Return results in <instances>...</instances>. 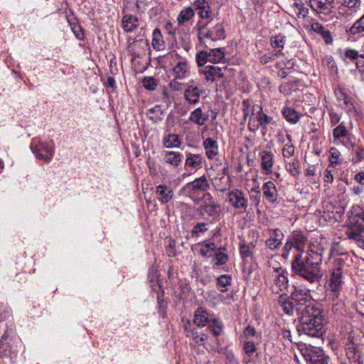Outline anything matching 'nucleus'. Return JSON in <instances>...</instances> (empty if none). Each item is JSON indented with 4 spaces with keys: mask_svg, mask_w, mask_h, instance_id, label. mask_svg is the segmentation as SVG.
Masks as SVG:
<instances>
[{
    "mask_svg": "<svg viewBox=\"0 0 364 364\" xmlns=\"http://www.w3.org/2000/svg\"><path fill=\"white\" fill-rule=\"evenodd\" d=\"M322 252L309 248L306 253H297L291 263V270L311 284L318 282L323 277Z\"/></svg>",
    "mask_w": 364,
    "mask_h": 364,
    "instance_id": "1",
    "label": "nucleus"
},
{
    "mask_svg": "<svg viewBox=\"0 0 364 364\" xmlns=\"http://www.w3.org/2000/svg\"><path fill=\"white\" fill-rule=\"evenodd\" d=\"M298 319L296 328L300 335L320 338L325 333V315L311 298L306 303V308L299 314Z\"/></svg>",
    "mask_w": 364,
    "mask_h": 364,
    "instance_id": "2",
    "label": "nucleus"
},
{
    "mask_svg": "<svg viewBox=\"0 0 364 364\" xmlns=\"http://www.w3.org/2000/svg\"><path fill=\"white\" fill-rule=\"evenodd\" d=\"M309 299L310 296L307 292L303 293L301 289H296L291 293V300L287 294H282L279 296L278 304L285 314L291 316L295 311L299 316V314L306 308V303Z\"/></svg>",
    "mask_w": 364,
    "mask_h": 364,
    "instance_id": "3",
    "label": "nucleus"
},
{
    "mask_svg": "<svg viewBox=\"0 0 364 364\" xmlns=\"http://www.w3.org/2000/svg\"><path fill=\"white\" fill-rule=\"evenodd\" d=\"M211 22L212 21H198L194 27V29L197 31L199 42L206 47H208L207 43L210 40L216 41L225 38V32L223 25L218 23L212 26Z\"/></svg>",
    "mask_w": 364,
    "mask_h": 364,
    "instance_id": "4",
    "label": "nucleus"
},
{
    "mask_svg": "<svg viewBox=\"0 0 364 364\" xmlns=\"http://www.w3.org/2000/svg\"><path fill=\"white\" fill-rule=\"evenodd\" d=\"M265 283L274 294L286 290L289 285L288 272L280 265L272 267L264 279Z\"/></svg>",
    "mask_w": 364,
    "mask_h": 364,
    "instance_id": "5",
    "label": "nucleus"
},
{
    "mask_svg": "<svg viewBox=\"0 0 364 364\" xmlns=\"http://www.w3.org/2000/svg\"><path fill=\"white\" fill-rule=\"evenodd\" d=\"M346 267V263L343 258H336L333 262L330 270L329 284L331 290L333 292V296L337 297L338 293L343 284V272Z\"/></svg>",
    "mask_w": 364,
    "mask_h": 364,
    "instance_id": "6",
    "label": "nucleus"
},
{
    "mask_svg": "<svg viewBox=\"0 0 364 364\" xmlns=\"http://www.w3.org/2000/svg\"><path fill=\"white\" fill-rule=\"evenodd\" d=\"M254 110L256 116H250L248 122V129L251 132H255L259 127L266 131L267 124H274V119L264 114L261 106L257 105Z\"/></svg>",
    "mask_w": 364,
    "mask_h": 364,
    "instance_id": "7",
    "label": "nucleus"
},
{
    "mask_svg": "<svg viewBox=\"0 0 364 364\" xmlns=\"http://www.w3.org/2000/svg\"><path fill=\"white\" fill-rule=\"evenodd\" d=\"M31 149L37 159L48 163L53 158L55 146L53 141L49 142L38 141L31 144Z\"/></svg>",
    "mask_w": 364,
    "mask_h": 364,
    "instance_id": "8",
    "label": "nucleus"
},
{
    "mask_svg": "<svg viewBox=\"0 0 364 364\" xmlns=\"http://www.w3.org/2000/svg\"><path fill=\"white\" fill-rule=\"evenodd\" d=\"M203 90L200 89L197 85L193 83V81L187 83L183 92V98L189 105H196L200 102V98Z\"/></svg>",
    "mask_w": 364,
    "mask_h": 364,
    "instance_id": "9",
    "label": "nucleus"
},
{
    "mask_svg": "<svg viewBox=\"0 0 364 364\" xmlns=\"http://www.w3.org/2000/svg\"><path fill=\"white\" fill-rule=\"evenodd\" d=\"M227 70V66L221 68L215 65H208L202 69H200L199 73L204 75V77L207 82H214L222 79L225 76V73Z\"/></svg>",
    "mask_w": 364,
    "mask_h": 364,
    "instance_id": "10",
    "label": "nucleus"
},
{
    "mask_svg": "<svg viewBox=\"0 0 364 364\" xmlns=\"http://www.w3.org/2000/svg\"><path fill=\"white\" fill-rule=\"evenodd\" d=\"M349 220L350 225L354 228V231H360L364 228V208L358 205L353 206ZM353 231V230H352Z\"/></svg>",
    "mask_w": 364,
    "mask_h": 364,
    "instance_id": "11",
    "label": "nucleus"
},
{
    "mask_svg": "<svg viewBox=\"0 0 364 364\" xmlns=\"http://www.w3.org/2000/svg\"><path fill=\"white\" fill-rule=\"evenodd\" d=\"M228 201L235 208L239 209L243 213L246 212L248 202L241 191L235 189L229 192Z\"/></svg>",
    "mask_w": 364,
    "mask_h": 364,
    "instance_id": "12",
    "label": "nucleus"
},
{
    "mask_svg": "<svg viewBox=\"0 0 364 364\" xmlns=\"http://www.w3.org/2000/svg\"><path fill=\"white\" fill-rule=\"evenodd\" d=\"M195 12L198 11L200 21H212L213 11L209 3L205 0H197L193 3Z\"/></svg>",
    "mask_w": 364,
    "mask_h": 364,
    "instance_id": "13",
    "label": "nucleus"
},
{
    "mask_svg": "<svg viewBox=\"0 0 364 364\" xmlns=\"http://www.w3.org/2000/svg\"><path fill=\"white\" fill-rule=\"evenodd\" d=\"M268 232L269 237L266 240V245L272 250H277L282 245L284 234L278 228L269 229Z\"/></svg>",
    "mask_w": 364,
    "mask_h": 364,
    "instance_id": "14",
    "label": "nucleus"
},
{
    "mask_svg": "<svg viewBox=\"0 0 364 364\" xmlns=\"http://www.w3.org/2000/svg\"><path fill=\"white\" fill-rule=\"evenodd\" d=\"M210 186L208 182L207 178L203 176L200 178L195 179L191 183L186 185L185 188L192 191L193 193L198 192H205L209 188Z\"/></svg>",
    "mask_w": 364,
    "mask_h": 364,
    "instance_id": "15",
    "label": "nucleus"
},
{
    "mask_svg": "<svg viewBox=\"0 0 364 364\" xmlns=\"http://www.w3.org/2000/svg\"><path fill=\"white\" fill-rule=\"evenodd\" d=\"M261 158V168L266 174H269L272 171V166L274 164V156L269 151H262L259 153Z\"/></svg>",
    "mask_w": 364,
    "mask_h": 364,
    "instance_id": "16",
    "label": "nucleus"
},
{
    "mask_svg": "<svg viewBox=\"0 0 364 364\" xmlns=\"http://www.w3.org/2000/svg\"><path fill=\"white\" fill-rule=\"evenodd\" d=\"M309 4L314 11L320 14H329L333 8V2L328 0H309Z\"/></svg>",
    "mask_w": 364,
    "mask_h": 364,
    "instance_id": "17",
    "label": "nucleus"
},
{
    "mask_svg": "<svg viewBox=\"0 0 364 364\" xmlns=\"http://www.w3.org/2000/svg\"><path fill=\"white\" fill-rule=\"evenodd\" d=\"M156 194L158 200L162 204H166L172 199L173 191L166 185H159L156 187Z\"/></svg>",
    "mask_w": 364,
    "mask_h": 364,
    "instance_id": "18",
    "label": "nucleus"
},
{
    "mask_svg": "<svg viewBox=\"0 0 364 364\" xmlns=\"http://www.w3.org/2000/svg\"><path fill=\"white\" fill-rule=\"evenodd\" d=\"M203 147L208 159H213L218 154V144L216 140L213 138H207L203 140Z\"/></svg>",
    "mask_w": 364,
    "mask_h": 364,
    "instance_id": "19",
    "label": "nucleus"
},
{
    "mask_svg": "<svg viewBox=\"0 0 364 364\" xmlns=\"http://www.w3.org/2000/svg\"><path fill=\"white\" fill-rule=\"evenodd\" d=\"M189 66L186 60H181L173 68L172 73L176 79L183 80L189 75Z\"/></svg>",
    "mask_w": 364,
    "mask_h": 364,
    "instance_id": "20",
    "label": "nucleus"
},
{
    "mask_svg": "<svg viewBox=\"0 0 364 364\" xmlns=\"http://www.w3.org/2000/svg\"><path fill=\"white\" fill-rule=\"evenodd\" d=\"M209 119V115L204 113L200 107L192 111L189 116V120L199 126H203Z\"/></svg>",
    "mask_w": 364,
    "mask_h": 364,
    "instance_id": "21",
    "label": "nucleus"
},
{
    "mask_svg": "<svg viewBox=\"0 0 364 364\" xmlns=\"http://www.w3.org/2000/svg\"><path fill=\"white\" fill-rule=\"evenodd\" d=\"M264 197L269 203H274L277 199V191L272 181H267L262 186Z\"/></svg>",
    "mask_w": 364,
    "mask_h": 364,
    "instance_id": "22",
    "label": "nucleus"
},
{
    "mask_svg": "<svg viewBox=\"0 0 364 364\" xmlns=\"http://www.w3.org/2000/svg\"><path fill=\"white\" fill-rule=\"evenodd\" d=\"M162 155L164 161L174 168H178L181 164L182 155L178 152L164 151L162 152Z\"/></svg>",
    "mask_w": 364,
    "mask_h": 364,
    "instance_id": "23",
    "label": "nucleus"
},
{
    "mask_svg": "<svg viewBox=\"0 0 364 364\" xmlns=\"http://www.w3.org/2000/svg\"><path fill=\"white\" fill-rule=\"evenodd\" d=\"M208 311L203 307L198 308L194 313L193 323L198 327H204L209 323Z\"/></svg>",
    "mask_w": 364,
    "mask_h": 364,
    "instance_id": "24",
    "label": "nucleus"
},
{
    "mask_svg": "<svg viewBox=\"0 0 364 364\" xmlns=\"http://www.w3.org/2000/svg\"><path fill=\"white\" fill-rule=\"evenodd\" d=\"M122 26L124 31L132 32L138 27L139 19L135 16L126 14L122 18Z\"/></svg>",
    "mask_w": 364,
    "mask_h": 364,
    "instance_id": "25",
    "label": "nucleus"
},
{
    "mask_svg": "<svg viewBox=\"0 0 364 364\" xmlns=\"http://www.w3.org/2000/svg\"><path fill=\"white\" fill-rule=\"evenodd\" d=\"M294 248L298 253H306L304 248L307 242V237L300 232H294L291 240Z\"/></svg>",
    "mask_w": 364,
    "mask_h": 364,
    "instance_id": "26",
    "label": "nucleus"
},
{
    "mask_svg": "<svg viewBox=\"0 0 364 364\" xmlns=\"http://www.w3.org/2000/svg\"><path fill=\"white\" fill-rule=\"evenodd\" d=\"M195 14L194 8L191 6L185 7L180 11L176 18L178 26L184 25L186 23H188L195 16Z\"/></svg>",
    "mask_w": 364,
    "mask_h": 364,
    "instance_id": "27",
    "label": "nucleus"
},
{
    "mask_svg": "<svg viewBox=\"0 0 364 364\" xmlns=\"http://www.w3.org/2000/svg\"><path fill=\"white\" fill-rule=\"evenodd\" d=\"M210 57L209 62L212 63H225V48H212L208 51Z\"/></svg>",
    "mask_w": 364,
    "mask_h": 364,
    "instance_id": "28",
    "label": "nucleus"
},
{
    "mask_svg": "<svg viewBox=\"0 0 364 364\" xmlns=\"http://www.w3.org/2000/svg\"><path fill=\"white\" fill-rule=\"evenodd\" d=\"M311 29L315 33L320 34L327 44L332 43L333 38L331 36L330 31L328 30L326 28L323 27L319 23H313L311 25Z\"/></svg>",
    "mask_w": 364,
    "mask_h": 364,
    "instance_id": "29",
    "label": "nucleus"
},
{
    "mask_svg": "<svg viewBox=\"0 0 364 364\" xmlns=\"http://www.w3.org/2000/svg\"><path fill=\"white\" fill-rule=\"evenodd\" d=\"M203 158L200 154H187L185 166L192 168L199 169L202 167Z\"/></svg>",
    "mask_w": 364,
    "mask_h": 364,
    "instance_id": "30",
    "label": "nucleus"
},
{
    "mask_svg": "<svg viewBox=\"0 0 364 364\" xmlns=\"http://www.w3.org/2000/svg\"><path fill=\"white\" fill-rule=\"evenodd\" d=\"M151 45L156 50H163L165 48V42L159 28H155L152 33Z\"/></svg>",
    "mask_w": 364,
    "mask_h": 364,
    "instance_id": "31",
    "label": "nucleus"
},
{
    "mask_svg": "<svg viewBox=\"0 0 364 364\" xmlns=\"http://www.w3.org/2000/svg\"><path fill=\"white\" fill-rule=\"evenodd\" d=\"M335 95L337 97V100L339 102H343L345 105V109L348 111H351L354 107L350 102L349 97L347 95L346 91L343 88L338 87L335 90Z\"/></svg>",
    "mask_w": 364,
    "mask_h": 364,
    "instance_id": "32",
    "label": "nucleus"
},
{
    "mask_svg": "<svg viewBox=\"0 0 364 364\" xmlns=\"http://www.w3.org/2000/svg\"><path fill=\"white\" fill-rule=\"evenodd\" d=\"M205 200H208L204 206V210L210 216L218 215L220 211V206L213 200V198L209 193L205 196Z\"/></svg>",
    "mask_w": 364,
    "mask_h": 364,
    "instance_id": "33",
    "label": "nucleus"
},
{
    "mask_svg": "<svg viewBox=\"0 0 364 364\" xmlns=\"http://www.w3.org/2000/svg\"><path fill=\"white\" fill-rule=\"evenodd\" d=\"M346 355L350 364H363L362 354L355 348H348Z\"/></svg>",
    "mask_w": 364,
    "mask_h": 364,
    "instance_id": "34",
    "label": "nucleus"
},
{
    "mask_svg": "<svg viewBox=\"0 0 364 364\" xmlns=\"http://www.w3.org/2000/svg\"><path fill=\"white\" fill-rule=\"evenodd\" d=\"M346 235L349 239L357 242L364 249V228L360 231H353L351 229L346 231Z\"/></svg>",
    "mask_w": 364,
    "mask_h": 364,
    "instance_id": "35",
    "label": "nucleus"
},
{
    "mask_svg": "<svg viewBox=\"0 0 364 364\" xmlns=\"http://www.w3.org/2000/svg\"><path fill=\"white\" fill-rule=\"evenodd\" d=\"M185 331L186 336L191 337L194 343L197 345H203L205 341L208 339V336L205 333L198 334L193 330H188V328L185 327Z\"/></svg>",
    "mask_w": 364,
    "mask_h": 364,
    "instance_id": "36",
    "label": "nucleus"
},
{
    "mask_svg": "<svg viewBox=\"0 0 364 364\" xmlns=\"http://www.w3.org/2000/svg\"><path fill=\"white\" fill-rule=\"evenodd\" d=\"M284 117L290 123L295 124L299 119V114L291 107H284L282 110Z\"/></svg>",
    "mask_w": 364,
    "mask_h": 364,
    "instance_id": "37",
    "label": "nucleus"
},
{
    "mask_svg": "<svg viewBox=\"0 0 364 364\" xmlns=\"http://www.w3.org/2000/svg\"><path fill=\"white\" fill-rule=\"evenodd\" d=\"M351 161L356 164L364 160V147L353 145Z\"/></svg>",
    "mask_w": 364,
    "mask_h": 364,
    "instance_id": "38",
    "label": "nucleus"
},
{
    "mask_svg": "<svg viewBox=\"0 0 364 364\" xmlns=\"http://www.w3.org/2000/svg\"><path fill=\"white\" fill-rule=\"evenodd\" d=\"M208 328L210 329L215 336H220L223 331V324L218 318H214L208 323Z\"/></svg>",
    "mask_w": 364,
    "mask_h": 364,
    "instance_id": "39",
    "label": "nucleus"
},
{
    "mask_svg": "<svg viewBox=\"0 0 364 364\" xmlns=\"http://www.w3.org/2000/svg\"><path fill=\"white\" fill-rule=\"evenodd\" d=\"M287 169L289 173L297 178L300 175V163L297 159H294L291 161L289 162L287 165Z\"/></svg>",
    "mask_w": 364,
    "mask_h": 364,
    "instance_id": "40",
    "label": "nucleus"
},
{
    "mask_svg": "<svg viewBox=\"0 0 364 364\" xmlns=\"http://www.w3.org/2000/svg\"><path fill=\"white\" fill-rule=\"evenodd\" d=\"M286 137L288 142L284 145V147L282 149V155L284 158H289L292 156L294 154V146L291 143V135L287 134Z\"/></svg>",
    "mask_w": 364,
    "mask_h": 364,
    "instance_id": "41",
    "label": "nucleus"
},
{
    "mask_svg": "<svg viewBox=\"0 0 364 364\" xmlns=\"http://www.w3.org/2000/svg\"><path fill=\"white\" fill-rule=\"evenodd\" d=\"M163 144L166 148L171 149L178 147L180 144V141L178 135L168 134L164 139Z\"/></svg>",
    "mask_w": 364,
    "mask_h": 364,
    "instance_id": "42",
    "label": "nucleus"
},
{
    "mask_svg": "<svg viewBox=\"0 0 364 364\" xmlns=\"http://www.w3.org/2000/svg\"><path fill=\"white\" fill-rule=\"evenodd\" d=\"M242 105L245 119H247V117L250 118V116H256L255 113L256 111H255L254 109L257 105H254L252 106L250 105V102L248 100H245L242 101Z\"/></svg>",
    "mask_w": 364,
    "mask_h": 364,
    "instance_id": "43",
    "label": "nucleus"
},
{
    "mask_svg": "<svg viewBox=\"0 0 364 364\" xmlns=\"http://www.w3.org/2000/svg\"><path fill=\"white\" fill-rule=\"evenodd\" d=\"M232 278L229 275H221L217 279V284L221 287L220 291L225 292L227 291V287L231 284Z\"/></svg>",
    "mask_w": 364,
    "mask_h": 364,
    "instance_id": "44",
    "label": "nucleus"
},
{
    "mask_svg": "<svg viewBox=\"0 0 364 364\" xmlns=\"http://www.w3.org/2000/svg\"><path fill=\"white\" fill-rule=\"evenodd\" d=\"M282 53L281 50H279L276 52H269L261 56L260 63L263 65L267 64L268 63L274 60L275 58H278Z\"/></svg>",
    "mask_w": 364,
    "mask_h": 364,
    "instance_id": "45",
    "label": "nucleus"
},
{
    "mask_svg": "<svg viewBox=\"0 0 364 364\" xmlns=\"http://www.w3.org/2000/svg\"><path fill=\"white\" fill-rule=\"evenodd\" d=\"M350 31L353 35L364 32V15L353 23Z\"/></svg>",
    "mask_w": 364,
    "mask_h": 364,
    "instance_id": "46",
    "label": "nucleus"
},
{
    "mask_svg": "<svg viewBox=\"0 0 364 364\" xmlns=\"http://www.w3.org/2000/svg\"><path fill=\"white\" fill-rule=\"evenodd\" d=\"M341 156V153L338 149L335 147H332L329 150V161L331 165H337L341 164L339 161V156Z\"/></svg>",
    "mask_w": 364,
    "mask_h": 364,
    "instance_id": "47",
    "label": "nucleus"
},
{
    "mask_svg": "<svg viewBox=\"0 0 364 364\" xmlns=\"http://www.w3.org/2000/svg\"><path fill=\"white\" fill-rule=\"evenodd\" d=\"M347 134L348 130L343 124H339L333 130V136L334 139H338L341 137H344L347 135Z\"/></svg>",
    "mask_w": 364,
    "mask_h": 364,
    "instance_id": "48",
    "label": "nucleus"
},
{
    "mask_svg": "<svg viewBox=\"0 0 364 364\" xmlns=\"http://www.w3.org/2000/svg\"><path fill=\"white\" fill-rule=\"evenodd\" d=\"M209 55L208 50L200 51L196 55V61L198 66H203L208 61L209 62Z\"/></svg>",
    "mask_w": 364,
    "mask_h": 364,
    "instance_id": "49",
    "label": "nucleus"
},
{
    "mask_svg": "<svg viewBox=\"0 0 364 364\" xmlns=\"http://www.w3.org/2000/svg\"><path fill=\"white\" fill-rule=\"evenodd\" d=\"M284 36L282 35L276 36L271 39V45L273 48H279L281 50L284 48Z\"/></svg>",
    "mask_w": 364,
    "mask_h": 364,
    "instance_id": "50",
    "label": "nucleus"
},
{
    "mask_svg": "<svg viewBox=\"0 0 364 364\" xmlns=\"http://www.w3.org/2000/svg\"><path fill=\"white\" fill-rule=\"evenodd\" d=\"M142 82L144 87L149 90H154L157 86L156 80L151 77H144Z\"/></svg>",
    "mask_w": 364,
    "mask_h": 364,
    "instance_id": "51",
    "label": "nucleus"
},
{
    "mask_svg": "<svg viewBox=\"0 0 364 364\" xmlns=\"http://www.w3.org/2000/svg\"><path fill=\"white\" fill-rule=\"evenodd\" d=\"M228 259V255L223 252H221V249L218 250V251L215 252V264H224L227 262Z\"/></svg>",
    "mask_w": 364,
    "mask_h": 364,
    "instance_id": "52",
    "label": "nucleus"
},
{
    "mask_svg": "<svg viewBox=\"0 0 364 364\" xmlns=\"http://www.w3.org/2000/svg\"><path fill=\"white\" fill-rule=\"evenodd\" d=\"M206 226L207 224L205 223H198L191 231L192 235L198 237L200 234L205 232L208 230Z\"/></svg>",
    "mask_w": 364,
    "mask_h": 364,
    "instance_id": "53",
    "label": "nucleus"
},
{
    "mask_svg": "<svg viewBox=\"0 0 364 364\" xmlns=\"http://www.w3.org/2000/svg\"><path fill=\"white\" fill-rule=\"evenodd\" d=\"M244 350L245 354L248 357H251L256 350V346L255 343L252 341L246 342L244 345Z\"/></svg>",
    "mask_w": 364,
    "mask_h": 364,
    "instance_id": "54",
    "label": "nucleus"
},
{
    "mask_svg": "<svg viewBox=\"0 0 364 364\" xmlns=\"http://www.w3.org/2000/svg\"><path fill=\"white\" fill-rule=\"evenodd\" d=\"M178 80L173 77L169 82V87L174 91H180L183 89V85L179 82Z\"/></svg>",
    "mask_w": 364,
    "mask_h": 364,
    "instance_id": "55",
    "label": "nucleus"
},
{
    "mask_svg": "<svg viewBox=\"0 0 364 364\" xmlns=\"http://www.w3.org/2000/svg\"><path fill=\"white\" fill-rule=\"evenodd\" d=\"M294 248V245L291 240L287 241L284 247L282 256L287 258L290 254L291 250Z\"/></svg>",
    "mask_w": 364,
    "mask_h": 364,
    "instance_id": "56",
    "label": "nucleus"
},
{
    "mask_svg": "<svg viewBox=\"0 0 364 364\" xmlns=\"http://www.w3.org/2000/svg\"><path fill=\"white\" fill-rule=\"evenodd\" d=\"M361 54H359L358 52L354 49H348L345 51V56L346 58H348L352 60H357L358 58H360V55Z\"/></svg>",
    "mask_w": 364,
    "mask_h": 364,
    "instance_id": "57",
    "label": "nucleus"
},
{
    "mask_svg": "<svg viewBox=\"0 0 364 364\" xmlns=\"http://www.w3.org/2000/svg\"><path fill=\"white\" fill-rule=\"evenodd\" d=\"M341 4L348 8H355L360 0H338Z\"/></svg>",
    "mask_w": 364,
    "mask_h": 364,
    "instance_id": "58",
    "label": "nucleus"
},
{
    "mask_svg": "<svg viewBox=\"0 0 364 364\" xmlns=\"http://www.w3.org/2000/svg\"><path fill=\"white\" fill-rule=\"evenodd\" d=\"M164 29L168 34L174 36L176 34V29L171 22H166L164 25Z\"/></svg>",
    "mask_w": 364,
    "mask_h": 364,
    "instance_id": "59",
    "label": "nucleus"
},
{
    "mask_svg": "<svg viewBox=\"0 0 364 364\" xmlns=\"http://www.w3.org/2000/svg\"><path fill=\"white\" fill-rule=\"evenodd\" d=\"M240 253L243 257H248L251 255L250 247L245 244L240 245Z\"/></svg>",
    "mask_w": 364,
    "mask_h": 364,
    "instance_id": "60",
    "label": "nucleus"
},
{
    "mask_svg": "<svg viewBox=\"0 0 364 364\" xmlns=\"http://www.w3.org/2000/svg\"><path fill=\"white\" fill-rule=\"evenodd\" d=\"M357 68L364 73V53L360 55V58L355 61Z\"/></svg>",
    "mask_w": 364,
    "mask_h": 364,
    "instance_id": "61",
    "label": "nucleus"
},
{
    "mask_svg": "<svg viewBox=\"0 0 364 364\" xmlns=\"http://www.w3.org/2000/svg\"><path fill=\"white\" fill-rule=\"evenodd\" d=\"M225 357L230 364L233 363L235 360V354L232 350L226 349L225 350Z\"/></svg>",
    "mask_w": 364,
    "mask_h": 364,
    "instance_id": "62",
    "label": "nucleus"
},
{
    "mask_svg": "<svg viewBox=\"0 0 364 364\" xmlns=\"http://www.w3.org/2000/svg\"><path fill=\"white\" fill-rule=\"evenodd\" d=\"M333 181V176L332 174V171L329 170V168H328L324 171V181L326 183H332Z\"/></svg>",
    "mask_w": 364,
    "mask_h": 364,
    "instance_id": "63",
    "label": "nucleus"
},
{
    "mask_svg": "<svg viewBox=\"0 0 364 364\" xmlns=\"http://www.w3.org/2000/svg\"><path fill=\"white\" fill-rule=\"evenodd\" d=\"M310 360L311 364H328L327 360L324 357L318 358L317 359L311 357Z\"/></svg>",
    "mask_w": 364,
    "mask_h": 364,
    "instance_id": "64",
    "label": "nucleus"
}]
</instances>
